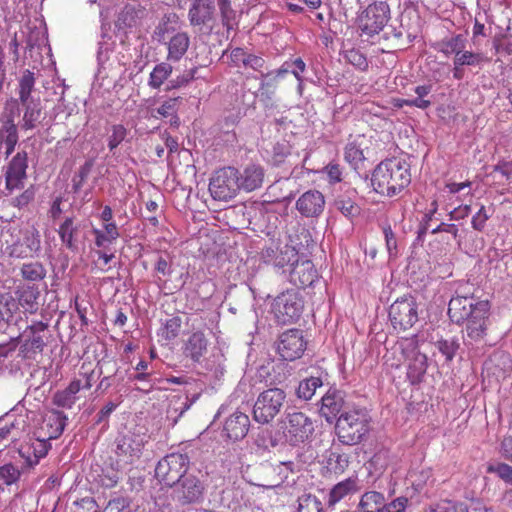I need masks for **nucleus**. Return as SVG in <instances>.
<instances>
[{"label":"nucleus","instance_id":"nucleus-1","mask_svg":"<svg viewBox=\"0 0 512 512\" xmlns=\"http://www.w3.org/2000/svg\"><path fill=\"white\" fill-rule=\"evenodd\" d=\"M491 304L488 300L457 295L448 304V316L457 325H464L466 336L474 342L485 339L490 326Z\"/></svg>","mask_w":512,"mask_h":512},{"label":"nucleus","instance_id":"nucleus-2","mask_svg":"<svg viewBox=\"0 0 512 512\" xmlns=\"http://www.w3.org/2000/svg\"><path fill=\"white\" fill-rule=\"evenodd\" d=\"M411 183L409 164L398 157L381 161L374 169L371 184L374 191L382 196L394 197Z\"/></svg>","mask_w":512,"mask_h":512},{"label":"nucleus","instance_id":"nucleus-3","mask_svg":"<svg viewBox=\"0 0 512 512\" xmlns=\"http://www.w3.org/2000/svg\"><path fill=\"white\" fill-rule=\"evenodd\" d=\"M371 429V417L366 409L352 408L343 411L337 418L335 432L344 445H357Z\"/></svg>","mask_w":512,"mask_h":512},{"label":"nucleus","instance_id":"nucleus-4","mask_svg":"<svg viewBox=\"0 0 512 512\" xmlns=\"http://www.w3.org/2000/svg\"><path fill=\"white\" fill-rule=\"evenodd\" d=\"M304 311V299L295 289H287L272 298L269 313L279 326L296 323Z\"/></svg>","mask_w":512,"mask_h":512},{"label":"nucleus","instance_id":"nucleus-5","mask_svg":"<svg viewBox=\"0 0 512 512\" xmlns=\"http://www.w3.org/2000/svg\"><path fill=\"white\" fill-rule=\"evenodd\" d=\"M396 349L407 361V378L411 384L423 381L428 368L427 356L419 351L417 336L401 338L396 343Z\"/></svg>","mask_w":512,"mask_h":512},{"label":"nucleus","instance_id":"nucleus-6","mask_svg":"<svg viewBox=\"0 0 512 512\" xmlns=\"http://www.w3.org/2000/svg\"><path fill=\"white\" fill-rule=\"evenodd\" d=\"M189 466L188 455L173 452L159 460L155 468V477L161 484L173 487L186 475Z\"/></svg>","mask_w":512,"mask_h":512},{"label":"nucleus","instance_id":"nucleus-7","mask_svg":"<svg viewBox=\"0 0 512 512\" xmlns=\"http://www.w3.org/2000/svg\"><path fill=\"white\" fill-rule=\"evenodd\" d=\"M286 402L284 390L274 387L261 392L253 407V418L260 424H268L281 412Z\"/></svg>","mask_w":512,"mask_h":512},{"label":"nucleus","instance_id":"nucleus-8","mask_svg":"<svg viewBox=\"0 0 512 512\" xmlns=\"http://www.w3.org/2000/svg\"><path fill=\"white\" fill-rule=\"evenodd\" d=\"M391 18L390 7L385 1H375L362 10L357 17V27L362 34H379Z\"/></svg>","mask_w":512,"mask_h":512},{"label":"nucleus","instance_id":"nucleus-9","mask_svg":"<svg viewBox=\"0 0 512 512\" xmlns=\"http://www.w3.org/2000/svg\"><path fill=\"white\" fill-rule=\"evenodd\" d=\"M239 183V170L230 166L224 167L211 177L209 191L213 199L227 202L239 193Z\"/></svg>","mask_w":512,"mask_h":512},{"label":"nucleus","instance_id":"nucleus-10","mask_svg":"<svg viewBox=\"0 0 512 512\" xmlns=\"http://www.w3.org/2000/svg\"><path fill=\"white\" fill-rule=\"evenodd\" d=\"M418 303L413 296L396 299L389 308V320L395 330L406 331L418 321Z\"/></svg>","mask_w":512,"mask_h":512},{"label":"nucleus","instance_id":"nucleus-11","mask_svg":"<svg viewBox=\"0 0 512 512\" xmlns=\"http://www.w3.org/2000/svg\"><path fill=\"white\" fill-rule=\"evenodd\" d=\"M79 378L73 379L69 385L63 389L54 393L52 397V403L58 407L71 409L76 403L78 397L77 393L82 390H89L93 385L94 370L82 364Z\"/></svg>","mask_w":512,"mask_h":512},{"label":"nucleus","instance_id":"nucleus-12","mask_svg":"<svg viewBox=\"0 0 512 512\" xmlns=\"http://www.w3.org/2000/svg\"><path fill=\"white\" fill-rule=\"evenodd\" d=\"M283 435L291 445L307 441L314 432L312 420L302 412H292L285 416L281 426Z\"/></svg>","mask_w":512,"mask_h":512},{"label":"nucleus","instance_id":"nucleus-13","mask_svg":"<svg viewBox=\"0 0 512 512\" xmlns=\"http://www.w3.org/2000/svg\"><path fill=\"white\" fill-rule=\"evenodd\" d=\"M307 346L303 331L291 328L278 336L276 350L281 359L285 361H294L301 358Z\"/></svg>","mask_w":512,"mask_h":512},{"label":"nucleus","instance_id":"nucleus-14","mask_svg":"<svg viewBox=\"0 0 512 512\" xmlns=\"http://www.w3.org/2000/svg\"><path fill=\"white\" fill-rule=\"evenodd\" d=\"M146 440L144 435L126 434L117 441L116 456L117 463L130 465L138 461L143 453Z\"/></svg>","mask_w":512,"mask_h":512},{"label":"nucleus","instance_id":"nucleus-15","mask_svg":"<svg viewBox=\"0 0 512 512\" xmlns=\"http://www.w3.org/2000/svg\"><path fill=\"white\" fill-rule=\"evenodd\" d=\"M8 255L12 258L25 259L34 257L41 249V236L35 227L25 229L22 237L7 246Z\"/></svg>","mask_w":512,"mask_h":512},{"label":"nucleus","instance_id":"nucleus-16","mask_svg":"<svg viewBox=\"0 0 512 512\" xmlns=\"http://www.w3.org/2000/svg\"><path fill=\"white\" fill-rule=\"evenodd\" d=\"M28 156L25 151L18 152L8 162L5 170V186L10 192L24 187L27 178Z\"/></svg>","mask_w":512,"mask_h":512},{"label":"nucleus","instance_id":"nucleus-17","mask_svg":"<svg viewBox=\"0 0 512 512\" xmlns=\"http://www.w3.org/2000/svg\"><path fill=\"white\" fill-rule=\"evenodd\" d=\"M177 498L182 504L200 503L204 498L205 484L195 475H185L177 483Z\"/></svg>","mask_w":512,"mask_h":512},{"label":"nucleus","instance_id":"nucleus-18","mask_svg":"<svg viewBox=\"0 0 512 512\" xmlns=\"http://www.w3.org/2000/svg\"><path fill=\"white\" fill-rule=\"evenodd\" d=\"M216 6L214 0H193L189 11L188 20L193 27H209L214 22Z\"/></svg>","mask_w":512,"mask_h":512},{"label":"nucleus","instance_id":"nucleus-19","mask_svg":"<svg viewBox=\"0 0 512 512\" xmlns=\"http://www.w3.org/2000/svg\"><path fill=\"white\" fill-rule=\"evenodd\" d=\"M209 341L201 330L192 332L182 343V354L185 358L199 363L207 353Z\"/></svg>","mask_w":512,"mask_h":512},{"label":"nucleus","instance_id":"nucleus-20","mask_svg":"<svg viewBox=\"0 0 512 512\" xmlns=\"http://www.w3.org/2000/svg\"><path fill=\"white\" fill-rule=\"evenodd\" d=\"M50 447L49 440L39 434L38 437L30 438L29 442L21 445L19 454L25 459L28 466L33 467L47 455Z\"/></svg>","mask_w":512,"mask_h":512},{"label":"nucleus","instance_id":"nucleus-21","mask_svg":"<svg viewBox=\"0 0 512 512\" xmlns=\"http://www.w3.org/2000/svg\"><path fill=\"white\" fill-rule=\"evenodd\" d=\"M325 207V198L318 190L303 193L296 201V209L304 217H318Z\"/></svg>","mask_w":512,"mask_h":512},{"label":"nucleus","instance_id":"nucleus-22","mask_svg":"<svg viewBox=\"0 0 512 512\" xmlns=\"http://www.w3.org/2000/svg\"><path fill=\"white\" fill-rule=\"evenodd\" d=\"M67 416L59 410H49L43 417L39 434L48 440L57 439L65 429Z\"/></svg>","mask_w":512,"mask_h":512},{"label":"nucleus","instance_id":"nucleus-23","mask_svg":"<svg viewBox=\"0 0 512 512\" xmlns=\"http://www.w3.org/2000/svg\"><path fill=\"white\" fill-rule=\"evenodd\" d=\"M318 278V272L311 260H302L294 263L290 272V282L295 286L305 288L311 286Z\"/></svg>","mask_w":512,"mask_h":512},{"label":"nucleus","instance_id":"nucleus-24","mask_svg":"<svg viewBox=\"0 0 512 512\" xmlns=\"http://www.w3.org/2000/svg\"><path fill=\"white\" fill-rule=\"evenodd\" d=\"M250 428V419L247 414L235 411L224 422V435L233 441L243 439Z\"/></svg>","mask_w":512,"mask_h":512},{"label":"nucleus","instance_id":"nucleus-25","mask_svg":"<svg viewBox=\"0 0 512 512\" xmlns=\"http://www.w3.org/2000/svg\"><path fill=\"white\" fill-rule=\"evenodd\" d=\"M290 71V63L284 62L282 66L276 71L262 74L263 80L260 83L259 92L260 95L271 99L275 94L279 82L286 77Z\"/></svg>","mask_w":512,"mask_h":512},{"label":"nucleus","instance_id":"nucleus-26","mask_svg":"<svg viewBox=\"0 0 512 512\" xmlns=\"http://www.w3.org/2000/svg\"><path fill=\"white\" fill-rule=\"evenodd\" d=\"M343 406L344 399L340 392L329 390L321 399L320 413L327 422L332 423L342 411Z\"/></svg>","mask_w":512,"mask_h":512},{"label":"nucleus","instance_id":"nucleus-27","mask_svg":"<svg viewBox=\"0 0 512 512\" xmlns=\"http://www.w3.org/2000/svg\"><path fill=\"white\" fill-rule=\"evenodd\" d=\"M265 171L260 165L250 164L239 172V188L246 192L259 189L264 181Z\"/></svg>","mask_w":512,"mask_h":512},{"label":"nucleus","instance_id":"nucleus-28","mask_svg":"<svg viewBox=\"0 0 512 512\" xmlns=\"http://www.w3.org/2000/svg\"><path fill=\"white\" fill-rule=\"evenodd\" d=\"M15 295L18 304L29 313H35L38 309L39 287L35 284H23L17 286Z\"/></svg>","mask_w":512,"mask_h":512},{"label":"nucleus","instance_id":"nucleus-29","mask_svg":"<svg viewBox=\"0 0 512 512\" xmlns=\"http://www.w3.org/2000/svg\"><path fill=\"white\" fill-rule=\"evenodd\" d=\"M18 129L14 120L7 117L0 121V147L5 146V156L9 157L18 143Z\"/></svg>","mask_w":512,"mask_h":512},{"label":"nucleus","instance_id":"nucleus-30","mask_svg":"<svg viewBox=\"0 0 512 512\" xmlns=\"http://www.w3.org/2000/svg\"><path fill=\"white\" fill-rule=\"evenodd\" d=\"M359 479L357 476H352L340 481L332 487L328 496V505L334 506L346 496L353 494L359 490Z\"/></svg>","mask_w":512,"mask_h":512},{"label":"nucleus","instance_id":"nucleus-31","mask_svg":"<svg viewBox=\"0 0 512 512\" xmlns=\"http://www.w3.org/2000/svg\"><path fill=\"white\" fill-rule=\"evenodd\" d=\"M190 45V38L186 32H178L172 36L167 43V60L177 62L187 52Z\"/></svg>","mask_w":512,"mask_h":512},{"label":"nucleus","instance_id":"nucleus-32","mask_svg":"<svg viewBox=\"0 0 512 512\" xmlns=\"http://www.w3.org/2000/svg\"><path fill=\"white\" fill-rule=\"evenodd\" d=\"M182 102V98L175 97L169 98L165 100L156 110V114H153L154 117L158 118H169V123L171 126L178 127L180 125V119L177 115L178 110L180 108Z\"/></svg>","mask_w":512,"mask_h":512},{"label":"nucleus","instance_id":"nucleus-33","mask_svg":"<svg viewBox=\"0 0 512 512\" xmlns=\"http://www.w3.org/2000/svg\"><path fill=\"white\" fill-rule=\"evenodd\" d=\"M467 44V39L462 34L454 35L451 37H446L441 40L437 44V50L443 53L445 56L449 57L451 55H456L461 52V49H465Z\"/></svg>","mask_w":512,"mask_h":512},{"label":"nucleus","instance_id":"nucleus-34","mask_svg":"<svg viewBox=\"0 0 512 512\" xmlns=\"http://www.w3.org/2000/svg\"><path fill=\"white\" fill-rule=\"evenodd\" d=\"M58 235L60 237L61 242L71 251L77 250V244L75 242V235L78 232V226L75 225L74 219L72 217H67L63 223L60 224L58 230Z\"/></svg>","mask_w":512,"mask_h":512},{"label":"nucleus","instance_id":"nucleus-35","mask_svg":"<svg viewBox=\"0 0 512 512\" xmlns=\"http://www.w3.org/2000/svg\"><path fill=\"white\" fill-rule=\"evenodd\" d=\"M385 504V497L377 491L365 492L359 501L358 508L361 512H380Z\"/></svg>","mask_w":512,"mask_h":512},{"label":"nucleus","instance_id":"nucleus-36","mask_svg":"<svg viewBox=\"0 0 512 512\" xmlns=\"http://www.w3.org/2000/svg\"><path fill=\"white\" fill-rule=\"evenodd\" d=\"M25 106L24 115L22 118V128L24 130H31L36 127L40 122L42 116V108L39 102L28 101Z\"/></svg>","mask_w":512,"mask_h":512},{"label":"nucleus","instance_id":"nucleus-37","mask_svg":"<svg viewBox=\"0 0 512 512\" xmlns=\"http://www.w3.org/2000/svg\"><path fill=\"white\" fill-rule=\"evenodd\" d=\"M145 10L136 9L134 7L127 6L120 13L118 17V25L120 28H134L141 24Z\"/></svg>","mask_w":512,"mask_h":512},{"label":"nucleus","instance_id":"nucleus-38","mask_svg":"<svg viewBox=\"0 0 512 512\" xmlns=\"http://www.w3.org/2000/svg\"><path fill=\"white\" fill-rule=\"evenodd\" d=\"M36 78L34 73L28 69L24 70L19 78L18 94L21 104H27L30 101L31 93L34 90Z\"/></svg>","mask_w":512,"mask_h":512},{"label":"nucleus","instance_id":"nucleus-39","mask_svg":"<svg viewBox=\"0 0 512 512\" xmlns=\"http://www.w3.org/2000/svg\"><path fill=\"white\" fill-rule=\"evenodd\" d=\"M46 269L41 262L24 263L20 267L22 278L28 282H39L46 277Z\"/></svg>","mask_w":512,"mask_h":512},{"label":"nucleus","instance_id":"nucleus-40","mask_svg":"<svg viewBox=\"0 0 512 512\" xmlns=\"http://www.w3.org/2000/svg\"><path fill=\"white\" fill-rule=\"evenodd\" d=\"M172 66L169 63L157 64L150 73L148 85L153 89H159L172 73Z\"/></svg>","mask_w":512,"mask_h":512},{"label":"nucleus","instance_id":"nucleus-41","mask_svg":"<svg viewBox=\"0 0 512 512\" xmlns=\"http://www.w3.org/2000/svg\"><path fill=\"white\" fill-rule=\"evenodd\" d=\"M322 509V502L310 492H304L297 498L296 512H322Z\"/></svg>","mask_w":512,"mask_h":512},{"label":"nucleus","instance_id":"nucleus-42","mask_svg":"<svg viewBox=\"0 0 512 512\" xmlns=\"http://www.w3.org/2000/svg\"><path fill=\"white\" fill-rule=\"evenodd\" d=\"M322 386V379L320 377H310L302 380L297 388V396L300 399L310 400L317 388Z\"/></svg>","mask_w":512,"mask_h":512},{"label":"nucleus","instance_id":"nucleus-43","mask_svg":"<svg viewBox=\"0 0 512 512\" xmlns=\"http://www.w3.org/2000/svg\"><path fill=\"white\" fill-rule=\"evenodd\" d=\"M220 10L222 25L226 28L227 32L234 29L236 11L232 8L231 0H217Z\"/></svg>","mask_w":512,"mask_h":512},{"label":"nucleus","instance_id":"nucleus-44","mask_svg":"<svg viewBox=\"0 0 512 512\" xmlns=\"http://www.w3.org/2000/svg\"><path fill=\"white\" fill-rule=\"evenodd\" d=\"M182 319L180 316H172L167 319L161 328V336L167 341L175 340L181 333Z\"/></svg>","mask_w":512,"mask_h":512},{"label":"nucleus","instance_id":"nucleus-45","mask_svg":"<svg viewBox=\"0 0 512 512\" xmlns=\"http://www.w3.org/2000/svg\"><path fill=\"white\" fill-rule=\"evenodd\" d=\"M298 259V252L295 249V247L291 245H284L283 247H280L277 258L274 259V266L283 268L289 264L294 265V263Z\"/></svg>","mask_w":512,"mask_h":512},{"label":"nucleus","instance_id":"nucleus-46","mask_svg":"<svg viewBox=\"0 0 512 512\" xmlns=\"http://www.w3.org/2000/svg\"><path fill=\"white\" fill-rule=\"evenodd\" d=\"M483 61V56L480 53H475L472 51H467L465 49H461L456 57L453 60V66L463 67V66H477L481 64Z\"/></svg>","mask_w":512,"mask_h":512},{"label":"nucleus","instance_id":"nucleus-47","mask_svg":"<svg viewBox=\"0 0 512 512\" xmlns=\"http://www.w3.org/2000/svg\"><path fill=\"white\" fill-rule=\"evenodd\" d=\"M344 59L360 71H365L368 68L366 56L358 49L351 48L346 50L344 52Z\"/></svg>","mask_w":512,"mask_h":512},{"label":"nucleus","instance_id":"nucleus-48","mask_svg":"<svg viewBox=\"0 0 512 512\" xmlns=\"http://www.w3.org/2000/svg\"><path fill=\"white\" fill-rule=\"evenodd\" d=\"M291 155V145L288 141L282 140L273 146L272 161L275 165L285 162L286 158Z\"/></svg>","mask_w":512,"mask_h":512},{"label":"nucleus","instance_id":"nucleus-49","mask_svg":"<svg viewBox=\"0 0 512 512\" xmlns=\"http://www.w3.org/2000/svg\"><path fill=\"white\" fill-rule=\"evenodd\" d=\"M21 477V471L18 467L13 465L12 463L4 464L0 466V479L6 485H12L16 483Z\"/></svg>","mask_w":512,"mask_h":512},{"label":"nucleus","instance_id":"nucleus-50","mask_svg":"<svg viewBox=\"0 0 512 512\" xmlns=\"http://www.w3.org/2000/svg\"><path fill=\"white\" fill-rule=\"evenodd\" d=\"M344 159L352 166L356 167L364 160L363 151L355 142H350L344 150Z\"/></svg>","mask_w":512,"mask_h":512},{"label":"nucleus","instance_id":"nucleus-51","mask_svg":"<svg viewBox=\"0 0 512 512\" xmlns=\"http://www.w3.org/2000/svg\"><path fill=\"white\" fill-rule=\"evenodd\" d=\"M487 472L496 474L505 483L512 485V466L506 463L490 464Z\"/></svg>","mask_w":512,"mask_h":512},{"label":"nucleus","instance_id":"nucleus-52","mask_svg":"<svg viewBox=\"0 0 512 512\" xmlns=\"http://www.w3.org/2000/svg\"><path fill=\"white\" fill-rule=\"evenodd\" d=\"M126 136L127 129L123 125H113L111 127V134L108 139V147L110 151H113L115 148H117L124 141Z\"/></svg>","mask_w":512,"mask_h":512},{"label":"nucleus","instance_id":"nucleus-53","mask_svg":"<svg viewBox=\"0 0 512 512\" xmlns=\"http://www.w3.org/2000/svg\"><path fill=\"white\" fill-rule=\"evenodd\" d=\"M19 422L5 423L0 426V439L14 442L20 437Z\"/></svg>","mask_w":512,"mask_h":512},{"label":"nucleus","instance_id":"nucleus-54","mask_svg":"<svg viewBox=\"0 0 512 512\" xmlns=\"http://www.w3.org/2000/svg\"><path fill=\"white\" fill-rule=\"evenodd\" d=\"M431 512H468V509L461 503L445 500L436 504L435 507H431Z\"/></svg>","mask_w":512,"mask_h":512},{"label":"nucleus","instance_id":"nucleus-55","mask_svg":"<svg viewBox=\"0 0 512 512\" xmlns=\"http://www.w3.org/2000/svg\"><path fill=\"white\" fill-rule=\"evenodd\" d=\"M35 198L34 188L31 186L24 190L20 195L12 200V205L16 208H24L28 206Z\"/></svg>","mask_w":512,"mask_h":512},{"label":"nucleus","instance_id":"nucleus-56","mask_svg":"<svg viewBox=\"0 0 512 512\" xmlns=\"http://www.w3.org/2000/svg\"><path fill=\"white\" fill-rule=\"evenodd\" d=\"M74 512H101L97 502L92 497H85L75 502Z\"/></svg>","mask_w":512,"mask_h":512},{"label":"nucleus","instance_id":"nucleus-57","mask_svg":"<svg viewBox=\"0 0 512 512\" xmlns=\"http://www.w3.org/2000/svg\"><path fill=\"white\" fill-rule=\"evenodd\" d=\"M437 347L440 353L446 357V360L451 361L458 349V344L455 341L440 340L437 342Z\"/></svg>","mask_w":512,"mask_h":512},{"label":"nucleus","instance_id":"nucleus-58","mask_svg":"<svg viewBox=\"0 0 512 512\" xmlns=\"http://www.w3.org/2000/svg\"><path fill=\"white\" fill-rule=\"evenodd\" d=\"M497 53L512 55V35H503L494 41Z\"/></svg>","mask_w":512,"mask_h":512},{"label":"nucleus","instance_id":"nucleus-59","mask_svg":"<svg viewBox=\"0 0 512 512\" xmlns=\"http://www.w3.org/2000/svg\"><path fill=\"white\" fill-rule=\"evenodd\" d=\"M290 63V71L289 73H292L294 77L297 79L299 83V87H302L303 84V76L302 74L306 70V64L302 60V58H296L294 60L288 61Z\"/></svg>","mask_w":512,"mask_h":512},{"label":"nucleus","instance_id":"nucleus-60","mask_svg":"<svg viewBox=\"0 0 512 512\" xmlns=\"http://www.w3.org/2000/svg\"><path fill=\"white\" fill-rule=\"evenodd\" d=\"M23 347L27 351L33 353H41L45 347V341L42 336L38 334H32V337L25 341Z\"/></svg>","mask_w":512,"mask_h":512},{"label":"nucleus","instance_id":"nucleus-61","mask_svg":"<svg viewBox=\"0 0 512 512\" xmlns=\"http://www.w3.org/2000/svg\"><path fill=\"white\" fill-rule=\"evenodd\" d=\"M393 105L397 108H402L406 105L426 109L431 105V101L426 99H393Z\"/></svg>","mask_w":512,"mask_h":512},{"label":"nucleus","instance_id":"nucleus-62","mask_svg":"<svg viewBox=\"0 0 512 512\" xmlns=\"http://www.w3.org/2000/svg\"><path fill=\"white\" fill-rule=\"evenodd\" d=\"M408 505V498L406 497H398L391 501L390 503H385L383 509L380 512H405Z\"/></svg>","mask_w":512,"mask_h":512},{"label":"nucleus","instance_id":"nucleus-63","mask_svg":"<svg viewBox=\"0 0 512 512\" xmlns=\"http://www.w3.org/2000/svg\"><path fill=\"white\" fill-rule=\"evenodd\" d=\"M489 217L485 206L482 205L478 212L472 217L471 225L473 229L482 231Z\"/></svg>","mask_w":512,"mask_h":512},{"label":"nucleus","instance_id":"nucleus-64","mask_svg":"<svg viewBox=\"0 0 512 512\" xmlns=\"http://www.w3.org/2000/svg\"><path fill=\"white\" fill-rule=\"evenodd\" d=\"M104 512H132V510L124 498H117L108 502Z\"/></svg>","mask_w":512,"mask_h":512}]
</instances>
